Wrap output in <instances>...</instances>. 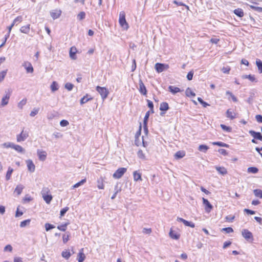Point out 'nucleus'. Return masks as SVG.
<instances>
[{
	"label": "nucleus",
	"mask_w": 262,
	"mask_h": 262,
	"mask_svg": "<svg viewBox=\"0 0 262 262\" xmlns=\"http://www.w3.org/2000/svg\"><path fill=\"white\" fill-rule=\"evenodd\" d=\"M14 143L12 142H6L3 144L2 146L5 148H11L13 149Z\"/></svg>",
	"instance_id": "09e8293b"
},
{
	"label": "nucleus",
	"mask_w": 262,
	"mask_h": 262,
	"mask_svg": "<svg viewBox=\"0 0 262 262\" xmlns=\"http://www.w3.org/2000/svg\"><path fill=\"white\" fill-rule=\"evenodd\" d=\"M168 90L169 92H170L173 94H175L177 93L181 92V90L179 88L172 85H170L168 86Z\"/></svg>",
	"instance_id": "b1692460"
},
{
	"label": "nucleus",
	"mask_w": 262,
	"mask_h": 262,
	"mask_svg": "<svg viewBox=\"0 0 262 262\" xmlns=\"http://www.w3.org/2000/svg\"><path fill=\"white\" fill-rule=\"evenodd\" d=\"M70 235V233L69 232H67L66 234L63 235V242L64 243H66L69 239V236Z\"/></svg>",
	"instance_id": "3c124183"
},
{
	"label": "nucleus",
	"mask_w": 262,
	"mask_h": 262,
	"mask_svg": "<svg viewBox=\"0 0 262 262\" xmlns=\"http://www.w3.org/2000/svg\"><path fill=\"white\" fill-rule=\"evenodd\" d=\"M97 187L100 189H103L104 188L103 180L102 179H100L97 181Z\"/></svg>",
	"instance_id": "a18cd8bd"
},
{
	"label": "nucleus",
	"mask_w": 262,
	"mask_h": 262,
	"mask_svg": "<svg viewBox=\"0 0 262 262\" xmlns=\"http://www.w3.org/2000/svg\"><path fill=\"white\" fill-rule=\"evenodd\" d=\"M243 79H248L251 81H255L256 82L257 81L255 78L254 75H243L242 76Z\"/></svg>",
	"instance_id": "cd10ccee"
},
{
	"label": "nucleus",
	"mask_w": 262,
	"mask_h": 262,
	"mask_svg": "<svg viewBox=\"0 0 262 262\" xmlns=\"http://www.w3.org/2000/svg\"><path fill=\"white\" fill-rule=\"evenodd\" d=\"M198 100L199 101V102L201 104H202V105L203 106V107H206L207 106H209V104H208L207 102H205L203 100V99L200 98V97H198Z\"/></svg>",
	"instance_id": "bf43d9fd"
},
{
	"label": "nucleus",
	"mask_w": 262,
	"mask_h": 262,
	"mask_svg": "<svg viewBox=\"0 0 262 262\" xmlns=\"http://www.w3.org/2000/svg\"><path fill=\"white\" fill-rule=\"evenodd\" d=\"M215 168L218 171V172L222 175H225L227 173V170L224 167L216 166Z\"/></svg>",
	"instance_id": "a211bd4d"
},
{
	"label": "nucleus",
	"mask_w": 262,
	"mask_h": 262,
	"mask_svg": "<svg viewBox=\"0 0 262 262\" xmlns=\"http://www.w3.org/2000/svg\"><path fill=\"white\" fill-rule=\"evenodd\" d=\"M226 115L228 118H229L232 120L235 118V113L232 111H231L230 109H228L227 111Z\"/></svg>",
	"instance_id": "c85d7f7f"
},
{
	"label": "nucleus",
	"mask_w": 262,
	"mask_h": 262,
	"mask_svg": "<svg viewBox=\"0 0 262 262\" xmlns=\"http://www.w3.org/2000/svg\"><path fill=\"white\" fill-rule=\"evenodd\" d=\"M150 111H148L146 112V114H145V116L144 118V121H143V124H145V125L146 124H147V122H148V118H149V114H150Z\"/></svg>",
	"instance_id": "6e6d98bb"
},
{
	"label": "nucleus",
	"mask_w": 262,
	"mask_h": 262,
	"mask_svg": "<svg viewBox=\"0 0 262 262\" xmlns=\"http://www.w3.org/2000/svg\"><path fill=\"white\" fill-rule=\"evenodd\" d=\"M69 210V208L68 207H66L62 208L60 212V217H62L64 215L66 212Z\"/></svg>",
	"instance_id": "4d7b16f0"
},
{
	"label": "nucleus",
	"mask_w": 262,
	"mask_h": 262,
	"mask_svg": "<svg viewBox=\"0 0 262 262\" xmlns=\"http://www.w3.org/2000/svg\"><path fill=\"white\" fill-rule=\"evenodd\" d=\"M221 127L225 131L227 132H231V128L229 126H227L224 124H221Z\"/></svg>",
	"instance_id": "603ef678"
},
{
	"label": "nucleus",
	"mask_w": 262,
	"mask_h": 262,
	"mask_svg": "<svg viewBox=\"0 0 262 262\" xmlns=\"http://www.w3.org/2000/svg\"><path fill=\"white\" fill-rule=\"evenodd\" d=\"M185 94L187 97H194L195 96V94L189 88L186 90Z\"/></svg>",
	"instance_id": "72a5a7b5"
},
{
	"label": "nucleus",
	"mask_w": 262,
	"mask_h": 262,
	"mask_svg": "<svg viewBox=\"0 0 262 262\" xmlns=\"http://www.w3.org/2000/svg\"><path fill=\"white\" fill-rule=\"evenodd\" d=\"M160 110L162 111H167L169 110L168 104L165 102H162L160 104Z\"/></svg>",
	"instance_id": "bb28decb"
},
{
	"label": "nucleus",
	"mask_w": 262,
	"mask_h": 262,
	"mask_svg": "<svg viewBox=\"0 0 262 262\" xmlns=\"http://www.w3.org/2000/svg\"><path fill=\"white\" fill-rule=\"evenodd\" d=\"M203 203L205 206V209L207 212H210L213 208L212 205L210 203L207 199L203 198Z\"/></svg>",
	"instance_id": "6e6552de"
},
{
	"label": "nucleus",
	"mask_w": 262,
	"mask_h": 262,
	"mask_svg": "<svg viewBox=\"0 0 262 262\" xmlns=\"http://www.w3.org/2000/svg\"><path fill=\"white\" fill-rule=\"evenodd\" d=\"M169 235L171 238L176 240L179 239L180 237V234L175 231L172 230V229L170 230Z\"/></svg>",
	"instance_id": "2eb2a0df"
},
{
	"label": "nucleus",
	"mask_w": 262,
	"mask_h": 262,
	"mask_svg": "<svg viewBox=\"0 0 262 262\" xmlns=\"http://www.w3.org/2000/svg\"><path fill=\"white\" fill-rule=\"evenodd\" d=\"M49 191L48 188H43L41 191V194L43 200L47 204H50L52 200V196L51 194H48Z\"/></svg>",
	"instance_id": "7ed1b4c3"
},
{
	"label": "nucleus",
	"mask_w": 262,
	"mask_h": 262,
	"mask_svg": "<svg viewBox=\"0 0 262 262\" xmlns=\"http://www.w3.org/2000/svg\"><path fill=\"white\" fill-rule=\"evenodd\" d=\"M7 70H4L0 72V82H2L5 77Z\"/></svg>",
	"instance_id": "13d9d810"
},
{
	"label": "nucleus",
	"mask_w": 262,
	"mask_h": 262,
	"mask_svg": "<svg viewBox=\"0 0 262 262\" xmlns=\"http://www.w3.org/2000/svg\"><path fill=\"white\" fill-rule=\"evenodd\" d=\"M185 154L184 151H178L175 154L174 157H175L176 159H179L182 158L183 157H184L185 156Z\"/></svg>",
	"instance_id": "473e14b6"
},
{
	"label": "nucleus",
	"mask_w": 262,
	"mask_h": 262,
	"mask_svg": "<svg viewBox=\"0 0 262 262\" xmlns=\"http://www.w3.org/2000/svg\"><path fill=\"white\" fill-rule=\"evenodd\" d=\"M74 87V85L71 83L68 82L65 84V88L68 91H71Z\"/></svg>",
	"instance_id": "680f3d73"
},
{
	"label": "nucleus",
	"mask_w": 262,
	"mask_h": 262,
	"mask_svg": "<svg viewBox=\"0 0 262 262\" xmlns=\"http://www.w3.org/2000/svg\"><path fill=\"white\" fill-rule=\"evenodd\" d=\"M254 195L258 198H262V190L260 189H256L253 190Z\"/></svg>",
	"instance_id": "e433bc0d"
},
{
	"label": "nucleus",
	"mask_w": 262,
	"mask_h": 262,
	"mask_svg": "<svg viewBox=\"0 0 262 262\" xmlns=\"http://www.w3.org/2000/svg\"><path fill=\"white\" fill-rule=\"evenodd\" d=\"M24 188V186L23 185H18L15 188L14 192H16L17 194L18 195L20 194Z\"/></svg>",
	"instance_id": "7c9ffc66"
},
{
	"label": "nucleus",
	"mask_w": 262,
	"mask_h": 262,
	"mask_svg": "<svg viewBox=\"0 0 262 262\" xmlns=\"http://www.w3.org/2000/svg\"><path fill=\"white\" fill-rule=\"evenodd\" d=\"M23 20V17L21 16H18L16 18L14 19L12 23V26H14L15 25H17L18 23L21 22Z\"/></svg>",
	"instance_id": "ea45409f"
},
{
	"label": "nucleus",
	"mask_w": 262,
	"mask_h": 262,
	"mask_svg": "<svg viewBox=\"0 0 262 262\" xmlns=\"http://www.w3.org/2000/svg\"><path fill=\"white\" fill-rule=\"evenodd\" d=\"M233 12L236 15H237L239 17H242L244 16V11L243 9H242L241 8H237L235 9L233 11Z\"/></svg>",
	"instance_id": "393cba45"
},
{
	"label": "nucleus",
	"mask_w": 262,
	"mask_h": 262,
	"mask_svg": "<svg viewBox=\"0 0 262 262\" xmlns=\"http://www.w3.org/2000/svg\"><path fill=\"white\" fill-rule=\"evenodd\" d=\"M248 173H256L258 171V169L255 167H250L247 169Z\"/></svg>",
	"instance_id": "a19ab883"
},
{
	"label": "nucleus",
	"mask_w": 262,
	"mask_h": 262,
	"mask_svg": "<svg viewBox=\"0 0 262 262\" xmlns=\"http://www.w3.org/2000/svg\"><path fill=\"white\" fill-rule=\"evenodd\" d=\"M137 155L140 159L144 160H146L145 156L142 150H139L138 151Z\"/></svg>",
	"instance_id": "49530a36"
},
{
	"label": "nucleus",
	"mask_w": 262,
	"mask_h": 262,
	"mask_svg": "<svg viewBox=\"0 0 262 262\" xmlns=\"http://www.w3.org/2000/svg\"><path fill=\"white\" fill-rule=\"evenodd\" d=\"M212 144L214 145H217L220 147H229L228 144L223 143V142H212Z\"/></svg>",
	"instance_id": "c9c22d12"
},
{
	"label": "nucleus",
	"mask_w": 262,
	"mask_h": 262,
	"mask_svg": "<svg viewBox=\"0 0 262 262\" xmlns=\"http://www.w3.org/2000/svg\"><path fill=\"white\" fill-rule=\"evenodd\" d=\"M78 262H83L85 258V256L83 252V249H81L78 255Z\"/></svg>",
	"instance_id": "5701e85b"
},
{
	"label": "nucleus",
	"mask_w": 262,
	"mask_h": 262,
	"mask_svg": "<svg viewBox=\"0 0 262 262\" xmlns=\"http://www.w3.org/2000/svg\"><path fill=\"white\" fill-rule=\"evenodd\" d=\"M39 108H34L33 110L31 112L30 114V116L31 117H34L36 115H37L39 112Z\"/></svg>",
	"instance_id": "8fccbe9b"
},
{
	"label": "nucleus",
	"mask_w": 262,
	"mask_h": 262,
	"mask_svg": "<svg viewBox=\"0 0 262 262\" xmlns=\"http://www.w3.org/2000/svg\"><path fill=\"white\" fill-rule=\"evenodd\" d=\"M255 119L258 122L262 123V116L261 115H256Z\"/></svg>",
	"instance_id": "774afa93"
},
{
	"label": "nucleus",
	"mask_w": 262,
	"mask_h": 262,
	"mask_svg": "<svg viewBox=\"0 0 262 262\" xmlns=\"http://www.w3.org/2000/svg\"><path fill=\"white\" fill-rule=\"evenodd\" d=\"M96 90L101 95V98L103 101L107 97L109 94L108 90L105 87L97 86Z\"/></svg>",
	"instance_id": "f257e3e1"
},
{
	"label": "nucleus",
	"mask_w": 262,
	"mask_h": 262,
	"mask_svg": "<svg viewBox=\"0 0 262 262\" xmlns=\"http://www.w3.org/2000/svg\"><path fill=\"white\" fill-rule=\"evenodd\" d=\"M45 226L47 231H48L55 227L53 225L50 224L49 223H46Z\"/></svg>",
	"instance_id": "864d4df0"
},
{
	"label": "nucleus",
	"mask_w": 262,
	"mask_h": 262,
	"mask_svg": "<svg viewBox=\"0 0 262 262\" xmlns=\"http://www.w3.org/2000/svg\"><path fill=\"white\" fill-rule=\"evenodd\" d=\"M155 69L158 73H161L169 68L168 64L157 63L155 66Z\"/></svg>",
	"instance_id": "423d86ee"
},
{
	"label": "nucleus",
	"mask_w": 262,
	"mask_h": 262,
	"mask_svg": "<svg viewBox=\"0 0 262 262\" xmlns=\"http://www.w3.org/2000/svg\"><path fill=\"white\" fill-rule=\"evenodd\" d=\"M37 155L38 158L40 161H43L46 160L47 157V153L45 151L37 150Z\"/></svg>",
	"instance_id": "dca6fc26"
},
{
	"label": "nucleus",
	"mask_w": 262,
	"mask_h": 262,
	"mask_svg": "<svg viewBox=\"0 0 262 262\" xmlns=\"http://www.w3.org/2000/svg\"><path fill=\"white\" fill-rule=\"evenodd\" d=\"M222 231H225L227 233H230L233 232V230L231 227H226L223 228Z\"/></svg>",
	"instance_id": "0e129e2a"
},
{
	"label": "nucleus",
	"mask_w": 262,
	"mask_h": 262,
	"mask_svg": "<svg viewBox=\"0 0 262 262\" xmlns=\"http://www.w3.org/2000/svg\"><path fill=\"white\" fill-rule=\"evenodd\" d=\"M85 182H86V179H82L80 182H79L76 183L75 184H74L72 186V188L74 189V188H78L79 186H80L81 185H83Z\"/></svg>",
	"instance_id": "79ce46f5"
},
{
	"label": "nucleus",
	"mask_w": 262,
	"mask_h": 262,
	"mask_svg": "<svg viewBox=\"0 0 262 262\" xmlns=\"http://www.w3.org/2000/svg\"><path fill=\"white\" fill-rule=\"evenodd\" d=\"M93 98L89 96L88 94H86L85 96H83L80 100V104L81 105L86 103L89 100H92Z\"/></svg>",
	"instance_id": "aec40b11"
},
{
	"label": "nucleus",
	"mask_w": 262,
	"mask_h": 262,
	"mask_svg": "<svg viewBox=\"0 0 262 262\" xmlns=\"http://www.w3.org/2000/svg\"><path fill=\"white\" fill-rule=\"evenodd\" d=\"M234 219H235V216L231 215L226 216L225 217L226 221L228 222H232L233 221V220H234Z\"/></svg>",
	"instance_id": "052dcab7"
},
{
	"label": "nucleus",
	"mask_w": 262,
	"mask_h": 262,
	"mask_svg": "<svg viewBox=\"0 0 262 262\" xmlns=\"http://www.w3.org/2000/svg\"><path fill=\"white\" fill-rule=\"evenodd\" d=\"M31 222L30 219H27L20 222V227L21 228H24L27 226H29Z\"/></svg>",
	"instance_id": "f704fd0d"
},
{
	"label": "nucleus",
	"mask_w": 262,
	"mask_h": 262,
	"mask_svg": "<svg viewBox=\"0 0 262 262\" xmlns=\"http://www.w3.org/2000/svg\"><path fill=\"white\" fill-rule=\"evenodd\" d=\"M126 168L122 167L118 168L113 174V177L115 179H120L126 171Z\"/></svg>",
	"instance_id": "39448f33"
},
{
	"label": "nucleus",
	"mask_w": 262,
	"mask_h": 262,
	"mask_svg": "<svg viewBox=\"0 0 262 262\" xmlns=\"http://www.w3.org/2000/svg\"><path fill=\"white\" fill-rule=\"evenodd\" d=\"M28 137V132L27 130H25L24 128L20 134L17 135L16 140L18 142H23Z\"/></svg>",
	"instance_id": "20e7f679"
},
{
	"label": "nucleus",
	"mask_w": 262,
	"mask_h": 262,
	"mask_svg": "<svg viewBox=\"0 0 262 262\" xmlns=\"http://www.w3.org/2000/svg\"><path fill=\"white\" fill-rule=\"evenodd\" d=\"M61 13V11L58 10H54L50 12V15L53 19H55L59 17Z\"/></svg>",
	"instance_id": "4468645a"
},
{
	"label": "nucleus",
	"mask_w": 262,
	"mask_h": 262,
	"mask_svg": "<svg viewBox=\"0 0 262 262\" xmlns=\"http://www.w3.org/2000/svg\"><path fill=\"white\" fill-rule=\"evenodd\" d=\"M256 64L258 68L259 73L260 74L262 73V61L260 59H257L256 60Z\"/></svg>",
	"instance_id": "2f4dec72"
},
{
	"label": "nucleus",
	"mask_w": 262,
	"mask_h": 262,
	"mask_svg": "<svg viewBox=\"0 0 262 262\" xmlns=\"http://www.w3.org/2000/svg\"><path fill=\"white\" fill-rule=\"evenodd\" d=\"M69 223H66L62 225L57 226V229L62 231H65L67 229V226L68 225Z\"/></svg>",
	"instance_id": "c03bdc74"
},
{
	"label": "nucleus",
	"mask_w": 262,
	"mask_h": 262,
	"mask_svg": "<svg viewBox=\"0 0 262 262\" xmlns=\"http://www.w3.org/2000/svg\"><path fill=\"white\" fill-rule=\"evenodd\" d=\"M139 91L143 95H146L147 94V90L145 86L144 85L141 79L139 80Z\"/></svg>",
	"instance_id": "ddd939ff"
},
{
	"label": "nucleus",
	"mask_w": 262,
	"mask_h": 262,
	"mask_svg": "<svg viewBox=\"0 0 262 262\" xmlns=\"http://www.w3.org/2000/svg\"><path fill=\"white\" fill-rule=\"evenodd\" d=\"M119 22L120 26L125 29H127L128 25L125 19V14L123 11H121L119 14Z\"/></svg>",
	"instance_id": "f03ea898"
},
{
	"label": "nucleus",
	"mask_w": 262,
	"mask_h": 262,
	"mask_svg": "<svg viewBox=\"0 0 262 262\" xmlns=\"http://www.w3.org/2000/svg\"><path fill=\"white\" fill-rule=\"evenodd\" d=\"M242 234L243 236L247 241L253 240V235L252 233L247 229H243Z\"/></svg>",
	"instance_id": "0eeeda50"
},
{
	"label": "nucleus",
	"mask_w": 262,
	"mask_h": 262,
	"mask_svg": "<svg viewBox=\"0 0 262 262\" xmlns=\"http://www.w3.org/2000/svg\"><path fill=\"white\" fill-rule=\"evenodd\" d=\"M133 177L135 181H138L139 180L142 181L141 173L138 171H134Z\"/></svg>",
	"instance_id": "412c9836"
},
{
	"label": "nucleus",
	"mask_w": 262,
	"mask_h": 262,
	"mask_svg": "<svg viewBox=\"0 0 262 262\" xmlns=\"http://www.w3.org/2000/svg\"><path fill=\"white\" fill-rule=\"evenodd\" d=\"M249 133L252 136L254 139L262 141V135L259 132H256L255 131L251 130H249Z\"/></svg>",
	"instance_id": "9b49d317"
},
{
	"label": "nucleus",
	"mask_w": 262,
	"mask_h": 262,
	"mask_svg": "<svg viewBox=\"0 0 262 262\" xmlns=\"http://www.w3.org/2000/svg\"><path fill=\"white\" fill-rule=\"evenodd\" d=\"M61 255L63 257L65 258L66 259H68L71 256V254L69 251L66 250L62 251Z\"/></svg>",
	"instance_id": "37998d69"
},
{
	"label": "nucleus",
	"mask_w": 262,
	"mask_h": 262,
	"mask_svg": "<svg viewBox=\"0 0 262 262\" xmlns=\"http://www.w3.org/2000/svg\"><path fill=\"white\" fill-rule=\"evenodd\" d=\"M177 221L178 222L183 223L186 226H188V227H190L192 228H194L195 227L194 223L189 222V221H187L183 219V218L178 217L177 219Z\"/></svg>",
	"instance_id": "9d476101"
},
{
	"label": "nucleus",
	"mask_w": 262,
	"mask_h": 262,
	"mask_svg": "<svg viewBox=\"0 0 262 262\" xmlns=\"http://www.w3.org/2000/svg\"><path fill=\"white\" fill-rule=\"evenodd\" d=\"M208 149H209V147L208 146H207L206 145H204V144L200 145L198 148V149L200 151H202L203 152H206Z\"/></svg>",
	"instance_id": "4c0bfd02"
},
{
	"label": "nucleus",
	"mask_w": 262,
	"mask_h": 262,
	"mask_svg": "<svg viewBox=\"0 0 262 262\" xmlns=\"http://www.w3.org/2000/svg\"><path fill=\"white\" fill-rule=\"evenodd\" d=\"M230 71V68L229 67H224L222 69V71L224 73H226V74H228L229 73V71Z\"/></svg>",
	"instance_id": "338daca9"
},
{
	"label": "nucleus",
	"mask_w": 262,
	"mask_h": 262,
	"mask_svg": "<svg viewBox=\"0 0 262 262\" xmlns=\"http://www.w3.org/2000/svg\"><path fill=\"white\" fill-rule=\"evenodd\" d=\"M250 7L253 10H254L258 12H262V7H256L254 6H250Z\"/></svg>",
	"instance_id": "69168bd1"
},
{
	"label": "nucleus",
	"mask_w": 262,
	"mask_h": 262,
	"mask_svg": "<svg viewBox=\"0 0 262 262\" xmlns=\"http://www.w3.org/2000/svg\"><path fill=\"white\" fill-rule=\"evenodd\" d=\"M193 71L192 70V71H190L188 74H187V78L188 80H191L192 79V78H193Z\"/></svg>",
	"instance_id": "e2e57ef3"
},
{
	"label": "nucleus",
	"mask_w": 262,
	"mask_h": 262,
	"mask_svg": "<svg viewBox=\"0 0 262 262\" xmlns=\"http://www.w3.org/2000/svg\"><path fill=\"white\" fill-rule=\"evenodd\" d=\"M147 105H148V107H149L150 109V111H151V112L152 113H154V104H153L152 102L149 100H147Z\"/></svg>",
	"instance_id": "5fc2aeb1"
},
{
	"label": "nucleus",
	"mask_w": 262,
	"mask_h": 262,
	"mask_svg": "<svg viewBox=\"0 0 262 262\" xmlns=\"http://www.w3.org/2000/svg\"><path fill=\"white\" fill-rule=\"evenodd\" d=\"M30 25L29 24L26 26H23L20 29V31L23 33L28 34L30 29Z\"/></svg>",
	"instance_id": "a878e982"
},
{
	"label": "nucleus",
	"mask_w": 262,
	"mask_h": 262,
	"mask_svg": "<svg viewBox=\"0 0 262 262\" xmlns=\"http://www.w3.org/2000/svg\"><path fill=\"white\" fill-rule=\"evenodd\" d=\"M52 92H54L59 89V86L56 81H53L50 86Z\"/></svg>",
	"instance_id": "c756f323"
},
{
	"label": "nucleus",
	"mask_w": 262,
	"mask_h": 262,
	"mask_svg": "<svg viewBox=\"0 0 262 262\" xmlns=\"http://www.w3.org/2000/svg\"><path fill=\"white\" fill-rule=\"evenodd\" d=\"M76 52H77V50H76V48H74V47L71 48L70 51V56L71 59H74V60L76 59Z\"/></svg>",
	"instance_id": "4be33fe9"
},
{
	"label": "nucleus",
	"mask_w": 262,
	"mask_h": 262,
	"mask_svg": "<svg viewBox=\"0 0 262 262\" xmlns=\"http://www.w3.org/2000/svg\"><path fill=\"white\" fill-rule=\"evenodd\" d=\"M13 169L11 168V167H9L8 168V171L7 172V173H6V180H9L10 178H11V174H12V173L13 172Z\"/></svg>",
	"instance_id": "58836bf2"
},
{
	"label": "nucleus",
	"mask_w": 262,
	"mask_h": 262,
	"mask_svg": "<svg viewBox=\"0 0 262 262\" xmlns=\"http://www.w3.org/2000/svg\"><path fill=\"white\" fill-rule=\"evenodd\" d=\"M23 66L26 70V71L28 73H32L34 71L33 68L31 64V63L28 61H25Z\"/></svg>",
	"instance_id": "1a4fd4ad"
},
{
	"label": "nucleus",
	"mask_w": 262,
	"mask_h": 262,
	"mask_svg": "<svg viewBox=\"0 0 262 262\" xmlns=\"http://www.w3.org/2000/svg\"><path fill=\"white\" fill-rule=\"evenodd\" d=\"M26 163L28 170L31 172H33L35 169V166L31 160H26Z\"/></svg>",
	"instance_id": "f8f14e48"
},
{
	"label": "nucleus",
	"mask_w": 262,
	"mask_h": 262,
	"mask_svg": "<svg viewBox=\"0 0 262 262\" xmlns=\"http://www.w3.org/2000/svg\"><path fill=\"white\" fill-rule=\"evenodd\" d=\"M13 149H14L19 153L25 154L26 151L25 149L23 147L19 145H16L15 144H14Z\"/></svg>",
	"instance_id": "6ab92c4d"
},
{
	"label": "nucleus",
	"mask_w": 262,
	"mask_h": 262,
	"mask_svg": "<svg viewBox=\"0 0 262 262\" xmlns=\"http://www.w3.org/2000/svg\"><path fill=\"white\" fill-rule=\"evenodd\" d=\"M85 17V13L83 11L80 12L78 15H77V19L79 20H81L83 19H84Z\"/></svg>",
	"instance_id": "de8ad7c7"
},
{
	"label": "nucleus",
	"mask_w": 262,
	"mask_h": 262,
	"mask_svg": "<svg viewBox=\"0 0 262 262\" xmlns=\"http://www.w3.org/2000/svg\"><path fill=\"white\" fill-rule=\"evenodd\" d=\"M10 94H6V95L2 98L1 105L2 106H5L8 104L9 102V100L10 99Z\"/></svg>",
	"instance_id": "f3484780"
}]
</instances>
